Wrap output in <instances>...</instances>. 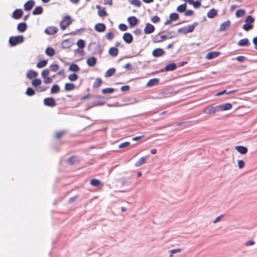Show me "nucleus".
Segmentation results:
<instances>
[{
  "label": "nucleus",
  "instance_id": "nucleus-27",
  "mask_svg": "<svg viewBox=\"0 0 257 257\" xmlns=\"http://www.w3.org/2000/svg\"><path fill=\"white\" fill-rule=\"evenodd\" d=\"M159 79L158 78H153L150 79L147 84V86L152 87L158 83Z\"/></svg>",
  "mask_w": 257,
  "mask_h": 257
},
{
  "label": "nucleus",
  "instance_id": "nucleus-14",
  "mask_svg": "<svg viewBox=\"0 0 257 257\" xmlns=\"http://www.w3.org/2000/svg\"><path fill=\"white\" fill-rule=\"evenodd\" d=\"M96 8L98 9V15L99 17H104L107 15L105 8H101L99 6H96Z\"/></svg>",
  "mask_w": 257,
  "mask_h": 257
},
{
  "label": "nucleus",
  "instance_id": "nucleus-46",
  "mask_svg": "<svg viewBox=\"0 0 257 257\" xmlns=\"http://www.w3.org/2000/svg\"><path fill=\"white\" fill-rule=\"evenodd\" d=\"M77 45L79 48H80V49L83 48L85 46L84 41L82 39L79 40L77 42Z\"/></svg>",
  "mask_w": 257,
  "mask_h": 257
},
{
  "label": "nucleus",
  "instance_id": "nucleus-9",
  "mask_svg": "<svg viewBox=\"0 0 257 257\" xmlns=\"http://www.w3.org/2000/svg\"><path fill=\"white\" fill-rule=\"evenodd\" d=\"M35 5V2L33 0H30L24 5V9L26 11H30Z\"/></svg>",
  "mask_w": 257,
  "mask_h": 257
},
{
  "label": "nucleus",
  "instance_id": "nucleus-52",
  "mask_svg": "<svg viewBox=\"0 0 257 257\" xmlns=\"http://www.w3.org/2000/svg\"><path fill=\"white\" fill-rule=\"evenodd\" d=\"M50 73V71L48 69H45L42 72L41 75L43 78L47 77Z\"/></svg>",
  "mask_w": 257,
  "mask_h": 257
},
{
  "label": "nucleus",
  "instance_id": "nucleus-26",
  "mask_svg": "<svg viewBox=\"0 0 257 257\" xmlns=\"http://www.w3.org/2000/svg\"><path fill=\"white\" fill-rule=\"evenodd\" d=\"M217 14V11L214 9H212L207 13V16L209 18L212 19L214 18Z\"/></svg>",
  "mask_w": 257,
  "mask_h": 257
},
{
  "label": "nucleus",
  "instance_id": "nucleus-44",
  "mask_svg": "<svg viewBox=\"0 0 257 257\" xmlns=\"http://www.w3.org/2000/svg\"><path fill=\"white\" fill-rule=\"evenodd\" d=\"M35 93L34 90L31 87L28 88L26 92V94L28 96H32Z\"/></svg>",
  "mask_w": 257,
  "mask_h": 257
},
{
  "label": "nucleus",
  "instance_id": "nucleus-5",
  "mask_svg": "<svg viewBox=\"0 0 257 257\" xmlns=\"http://www.w3.org/2000/svg\"><path fill=\"white\" fill-rule=\"evenodd\" d=\"M217 112H218L217 106H209L205 108L203 110V113L207 114H214Z\"/></svg>",
  "mask_w": 257,
  "mask_h": 257
},
{
  "label": "nucleus",
  "instance_id": "nucleus-31",
  "mask_svg": "<svg viewBox=\"0 0 257 257\" xmlns=\"http://www.w3.org/2000/svg\"><path fill=\"white\" fill-rule=\"evenodd\" d=\"M186 8H187V5L186 4H182V5H181L180 6H179L177 8V11L179 13H183L185 12L186 10Z\"/></svg>",
  "mask_w": 257,
  "mask_h": 257
},
{
  "label": "nucleus",
  "instance_id": "nucleus-21",
  "mask_svg": "<svg viewBox=\"0 0 257 257\" xmlns=\"http://www.w3.org/2000/svg\"><path fill=\"white\" fill-rule=\"evenodd\" d=\"M86 63L89 66L93 67L96 63V59L94 57H90L87 60Z\"/></svg>",
  "mask_w": 257,
  "mask_h": 257
},
{
  "label": "nucleus",
  "instance_id": "nucleus-2",
  "mask_svg": "<svg viewBox=\"0 0 257 257\" xmlns=\"http://www.w3.org/2000/svg\"><path fill=\"white\" fill-rule=\"evenodd\" d=\"M197 24V23H194L193 24L181 28L178 30V32L183 33L184 34H186L187 33L192 32L194 31L195 26Z\"/></svg>",
  "mask_w": 257,
  "mask_h": 257
},
{
  "label": "nucleus",
  "instance_id": "nucleus-1",
  "mask_svg": "<svg viewBox=\"0 0 257 257\" xmlns=\"http://www.w3.org/2000/svg\"><path fill=\"white\" fill-rule=\"evenodd\" d=\"M24 41V37L23 36H17L16 37H11L9 38V43L12 46H15L18 44H21Z\"/></svg>",
  "mask_w": 257,
  "mask_h": 257
},
{
  "label": "nucleus",
  "instance_id": "nucleus-39",
  "mask_svg": "<svg viewBox=\"0 0 257 257\" xmlns=\"http://www.w3.org/2000/svg\"><path fill=\"white\" fill-rule=\"evenodd\" d=\"M102 80L100 78H97L94 83L93 84V87L94 88H97L100 86L102 83Z\"/></svg>",
  "mask_w": 257,
  "mask_h": 257
},
{
  "label": "nucleus",
  "instance_id": "nucleus-34",
  "mask_svg": "<svg viewBox=\"0 0 257 257\" xmlns=\"http://www.w3.org/2000/svg\"><path fill=\"white\" fill-rule=\"evenodd\" d=\"M115 72V69L113 68L109 69L105 74L106 77H109L112 76Z\"/></svg>",
  "mask_w": 257,
  "mask_h": 257
},
{
  "label": "nucleus",
  "instance_id": "nucleus-25",
  "mask_svg": "<svg viewBox=\"0 0 257 257\" xmlns=\"http://www.w3.org/2000/svg\"><path fill=\"white\" fill-rule=\"evenodd\" d=\"M27 25L25 23H19L17 26V29L20 32H24L27 29Z\"/></svg>",
  "mask_w": 257,
  "mask_h": 257
},
{
  "label": "nucleus",
  "instance_id": "nucleus-41",
  "mask_svg": "<svg viewBox=\"0 0 257 257\" xmlns=\"http://www.w3.org/2000/svg\"><path fill=\"white\" fill-rule=\"evenodd\" d=\"M47 61L45 60H42L41 61H39L37 64V67L38 68H43V67H44L46 65H47Z\"/></svg>",
  "mask_w": 257,
  "mask_h": 257
},
{
  "label": "nucleus",
  "instance_id": "nucleus-64",
  "mask_svg": "<svg viewBox=\"0 0 257 257\" xmlns=\"http://www.w3.org/2000/svg\"><path fill=\"white\" fill-rule=\"evenodd\" d=\"M48 88V87H45V86H40L39 87L38 89H37V91H40V92H43V91H45V90H46V89Z\"/></svg>",
  "mask_w": 257,
  "mask_h": 257
},
{
  "label": "nucleus",
  "instance_id": "nucleus-36",
  "mask_svg": "<svg viewBox=\"0 0 257 257\" xmlns=\"http://www.w3.org/2000/svg\"><path fill=\"white\" fill-rule=\"evenodd\" d=\"M46 54L50 57L53 56L55 54L54 49L51 47H48L46 49Z\"/></svg>",
  "mask_w": 257,
  "mask_h": 257
},
{
  "label": "nucleus",
  "instance_id": "nucleus-10",
  "mask_svg": "<svg viewBox=\"0 0 257 257\" xmlns=\"http://www.w3.org/2000/svg\"><path fill=\"white\" fill-rule=\"evenodd\" d=\"M123 40L127 43H131L133 40L132 35L129 33H125L123 35Z\"/></svg>",
  "mask_w": 257,
  "mask_h": 257
},
{
  "label": "nucleus",
  "instance_id": "nucleus-11",
  "mask_svg": "<svg viewBox=\"0 0 257 257\" xmlns=\"http://www.w3.org/2000/svg\"><path fill=\"white\" fill-rule=\"evenodd\" d=\"M94 28L98 32H103L105 30L106 26L103 23H98L95 25Z\"/></svg>",
  "mask_w": 257,
  "mask_h": 257
},
{
  "label": "nucleus",
  "instance_id": "nucleus-38",
  "mask_svg": "<svg viewBox=\"0 0 257 257\" xmlns=\"http://www.w3.org/2000/svg\"><path fill=\"white\" fill-rule=\"evenodd\" d=\"M42 81L40 79H35L32 81V85L34 87H37L41 85Z\"/></svg>",
  "mask_w": 257,
  "mask_h": 257
},
{
  "label": "nucleus",
  "instance_id": "nucleus-17",
  "mask_svg": "<svg viewBox=\"0 0 257 257\" xmlns=\"http://www.w3.org/2000/svg\"><path fill=\"white\" fill-rule=\"evenodd\" d=\"M38 75V73L36 71L33 70H30L27 72L26 76L28 79H31L33 78L37 77Z\"/></svg>",
  "mask_w": 257,
  "mask_h": 257
},
{
  "label": "nucleus",
  "instance_id": "nucleus-45",
  "mask_svg": "<svg viewBox=\"0 0 257 257\" xmlns=\"http://www.w3.org/2000/svg\"><path fill=\"white\" fill-rule=\"evenodd\" d=\"M253 27V25H252L251 24H245L243 25L242 26V29L246 31H249V30L251 29Z\"/></svg>",
  "mask_w": 257,
  "mask_h": 257
},
{
  "label": "nucleus",
  "instance_id": "nucleus-62",
  "mask_svg": "<svg viewBox=\"0 0 257 257\" xmlns=\"http://www.w3.org/2000/svg\"><path fill=\"white\" fill-rule=\"evenodd\" d=\"M238 166L239 168L241 169L244 166V162L243 160H239L238 162Z\"/></svg>",
  "mask_w": 257,
  "mask_h": 257
},
{
  "label": "nucleus",
  "instance_id": "nucleus-43",
  "mask_svg": "<svg viewBox=\"0 0 257 257\" xmlns=\"http://www.w3.org/2000/svg\"><path fill=\"white\" fill-rule=\"evenodd\" d=\"M78 76L75 73L69 75L68 79L71 81H75L78 79Z\"/></svg>",
  "mask_w": 257,
  "mask_h": 257
},
{
  "label": "nucleus",
  "instance_id": "nucleus-47",
  "mask_svg": "<svg viewBox=\"0 0 257 257\" xmlns=\"http://www.w3.org/2000/svg\"><path fill=\"white\" fill-rule=\"evenodd\" d=\"M245 11L243 10H238L235 13V15L237 17H241L244 16Z\"/></svg>",
  "mask_w": 257,
  "mask_h": 257
},
{
  "label": "nucleus",
  "instance_id": "nucleus-28",
  "mask_svg": "<svg viewBox=\"0 0 257 257\" xmlns=\"http://www.w3.org/2000/svg\"><path fill=\"white\" fill-rule=\"evenodd\" d=\"M148 156L141 158L136 163V167H139L145 164L146 162Z\"/></svg>",
  "mask_w": 257,
  "mask_h": 257
},
{
  "label": "nucleus",
  "instance_id": "nucleus-53",
  "mask_svg": "<svg viewBox=\"0 0 257 257\" xmlns=\"http://www.w3.org/2000/svg\"><path fill=\"white\" fill-rule=\"evenodd\" d=\"M181 250L180 248H177V249H174L171 250L170 251V254L169 255V256L172 257L173 254L178 253V252H180Z\"/></svg>",
  "mask_w": 257,
  "mask_h": 257
},
{
  "label": "nucleus",
  "instance_id": "nucleus-15",
  "mask_svg": "<svg viewBox=\"0 0 257 257\" xmlns=\"http://www.w3.org/2000/svg\"><path fill=\"white\" fill-rule=\"evenodd\" d=\"M23 11L21 9L16 10L13 14V17L15 19L21 18L23 15Z\"/></svg>",
  "mask_w": 257,
  "mask_h": 257
},
{
  "label": "nucleus",
  "instance_id": "nucleus-58",
  "mask_svg": "<svg viewBox=\"0 0 257 257\" xmlns=\"http://www.w3.org/2000/svg\"><path fill=\"white\" fill-rule=\"evenodd\" d=\"M192 5L193 6V7L197 9L200 7L201 3L200 2V1H197L194 2Z\"/></svg>",
  "mask_w": 257,
  "mask_h": 257
},
{
  "label": "nucleus",
  "instance_id": "nucleus-24",
  "mask_svg": "<svg viewBox=\"0 0 257 257\" xmlns=\"http://www.w3.org/2000/svg\"><path fill=\"white\" fill-rule=\"evenodd\" d=\"M219 52H215V51L210 52L207 54L206 58L208 59H213V58H215L218 57L219 56Z\"/></svg>",
  "mask_w": 257,
  "mask_h": 257
},
{
  "label": "nucleus",
  "instance_id": "nucleus-13",
  "mask_svg": "<svg viewBox=\"0 0 257 257\" xmlns=\"http://www.w3.org/2000/svg\"><path fill=\"white\" fill-rule=\"evenodd\" d=\"M72 45V42L71 40L66 39L64 40L61 44V46L63 49L69 48Z\"/></svg>",
  "mask_w": 257,
  "mask_h": 257
},
{
  "label": "nucleus",
  "instance_id": "nucleus-18",
  "mask_svg": "<svg viewBox=\"0 0 257 257\" xmlns=\"http://www.w3.org/2000/svg\"><path fill=\"white\" fill-rule=\"evenodd\" d=\"M230 24V22L229 21H226L223 22L221 24L219 28V30L221 32L224 31L229 28Z\"/></svg>",
  "mask_w": 257,
  "mask_h": 257
},
{
  "label": "nucleus",
  "instance_id": "nucleus-50",
  "mask_svg": "<svg viewBox=\"0 0 257 257\" xmlns=\"http://www.w3.org/2000/svg\"><path fill=\"white\" fill-rule=\"evenodd\" d=\"M50 68L51 71L53 72H56L58 70L59 67L58 65L54 64H51L50 66Z\"/></svg>",
  "mask_w": 257,
  "mask_h": 257
},
{
  "label": "nucleus",
  "instance_id": "nucleus-60",
  "mask_svg": "<svg viewBox=\"0 0 257 257\" xmlns=\"http://www.w3.org/2000/svg\"><path fill=\"white\" fill-rule=\"evenodd\" d=\"M193 14V11L192 10H189L185 11L184 15L185 16L188 17V16H191Z\"/></svg>",
  "mask_w": 257,
  "mask_h": 257
},
{
  "label": "nucleus",
  "instance_id": "nucleus-29",
  "mask_svg": "<svg viewBox=\"0 0 257 257\" xmlns=\"http://www.w3.org/2000/svg\"><path fill=\"white\" fill-rule=\"evenodd\" d=\"M176 68V65L175 63H172L167 64L165 67V70L166 71H173Z\"/></svg>",
  "mask_w": 257,
  "mask_h": 257
},
{
  "label": "nucleus",
  "instance_id": "nucleus-54",
  "mask_svg": "<svg viewBox=\"0 0 257 257\" xmlns=\"http://www.w3.org/2000/svg\"><path fill=\"white\" fill-rule=\"evenodd\" d=\"M105 37L107 40L111 41L114 38V35L112 33L109 32L106 34Z\"/></svg>",
  "mask_w": 257,
  "mask_h": 257
},
{
  "label": "nucleus",
  "instance_id": "nucleus-20",
  "mask_svg": "<svg viewBox=\"0 0 257 257\" xmlns=\"http://www.w3.org/2000/svg\"><path fill=\"white\" fill-rule=\"evenodd\" d=\"M236 150L241 154L244 155L247 152V149L243 146H237L235 147Z\"/></svg>",
  "mask_w": 257,
  "mask_h": 257
},
{
  "label": "nucleus",
  "instance_id": "nucleus-61",
  "mask_svg": "<svg viewBox=\"0 0 257 257\" xmlns=\"http://www.w3.org/2000/svg\"><path fill=\"white\" fill-rule=\"evenodd\" d=\"M44 78H45V79L44 80V82L46 84H49L52 82V79L50 77H47Z\"/></svg>",
  "mask_w": 257,
  "mask_h": 257
},
{
  "label": "nucleus",
  "instance_id": "nucleus-59",
  "mask_svg": "<svg viewBox=\"0 0 257 257\" xmlns=\"http://www.w3.org/2000/svg\"><path fill=\"white\" fill-rule=\"evenodd\" d=\"M160 18L159 17H158L157 16H154L151 20L154 23H157L158 22H159L160 21Z\"/></svg>",
  "mask_w": 257,
  "mask_h": 257
},
{
  "label": "nucleus",
  "instance_id": "nucleus-33",
  "mask_svg": "<svg viewBox=\"0 0 257 257\" xmlns=\"http://www.w3.org/2000/svg\"><path fill=\"white\" fill-rule=\"evenodd\" d=\"M79 161L78 157L76 156H73L68 159V163L71 165H73Z\"/></svg>",
  "mask_w": 257,
  "mask_h": 257
},
{
  "label": "nucleus",
  "instance_id": "nucleus-42",
  "mask_svg": "<svg viewBox=\"0 0 257 257\" xmlns=\"http://www.w3.org/2000/svg\"><path fill=\"white\" fill-rule=\"evenodd\" d=\"M100 183V182L98 179H93L90 181V184L93 186H98Z\"/></svg>",
  "mask_w": 257,
  "mask_h": 257
},
{
  "label": "nucleus",
  "instance_id": "nucleus-56",
  "mask_svg": "<svg viewBox=\"0 0 257 257\" xmlns=\"http://www.w3.org/2000/svg\"><path fill=\"white\" fill-rule=\"evenodd\" d=\"M130 143L128 142H124L119 144V148L121 149L124 148L125 147H128L130 145Z\"/></svg>",
  "mask_w": 257,
  "mask_h": 257
},
{
  "label": "nucleus",
  "instance_id": "nucleus-55",
  "mask_svg": "<svg viewBox=\"0 0 257 257\" xmlns=\"http://www.w3.org/2000/svg\"><path fill=\"white\" fill-rule=\"evenodd\" d=\"M118 28L119 30H120L122 31H125L127 30V27L126 25L123 24H121L119 25Z\"/></svg>",
  "mask_w": 257,
  "mask_h": 257
},
{
  "label": "nucleus",
  "instance_id": "nucleus-23",
  "mask_svg": "<svg viewBox=\"0 0 257 257\" xmlns=\"http://www.w3.org/2000/svg\"><path fill=\"white\" fill-rule=\"evenodd\" d=\"M68 69L70 71L77 72L80 70V68L77 64L72 63L70 65Z\"/></svg>",
  "mask_w": 257,
  "mask_h": 257
},
{
  "label": "nucleus",
  "instance_id": "nucleus-12",
  "mask_svg": "<svg viewBox=\"0 0 257 257\" xmlns=\"http://www.w3.org/2000/svg\"><path fill=\"white\" fill-rule=\"evenodd\" d=\"M58 31V29L55 27H49L46 28L45 32L48 35H53L55 34Z\"/></svg>",
  "mask_w": 257,
  "mask_h": 257
},
{
  "label": "nucleus",
  "instance_id": "nucleus-3",
  "mask_svg": "<svg viewBox=\"0 0 257 257\" xmlns=\"http://www.w3.org/2000/svg\"><path fill=\"white\" fill-rule=\"evenodd\" d=\"M173 38V36H167L166 35H161L160 33L154 36L153 38V41L154 43L161 42L166 39Z\"/></svg>",
  "mask_w": 257,
  "mask_h": 257
},
{
  "label": "nucleus",
  "instance_id": "nucleus-37",
  "mask_svg": "<svg viewBox=\"0 0 257 257\" xmlns=\"http://www.w3.org/2000/svg\"><path fill=\"white\" fill-rule=\"evenodd\" d=\"M169 19L171 21H176L179 19V15L176 13H171L169 16Z\"/></svg>",
  "mask_w": 257,
  "mask_h": 257
},
{
  "label": "nucleus",
  "instance_id": "nucleus-7",
  "mask_svg": "<svg viewBox=\"0 0 257 257\" xmlns=\"http://www.w3.org/2000/svg\"><path fill=\"white\" fill-rule=\"evenodd\" d=\"M155 31V27L150 24V23H147L146 25V26L144 28V32L145 34H150L152 33H153Z\"/></svg>",
  "mask_w": 257,
  "mask_h": 257
},
{
  "label": "nucleus",
  "instance_id": "nucleus-51",
  "mask_svg": "<svg viewBox=\"0 0 257 257\" xmlns=\"http://www.w3.org/2000/svg\"><path fill=\"white\" fill-rule=\"evenodd\" d=\"M236 59L239 62H243L246 60V58L243 56H239L235 58H233L232 60Z\"/></svg>",
  "mask_w": 257,
  "mask_h": 257
},
{
  "label": "nucleus",
  "instance_id": "nucleus-35",
  "mask_svg": "<svg viewBox=\"0 0 257 257\" xmlns=\"http://www.w3.org/2000/svg\"><path fill=\"white\" fill-rule=\"evenodd\" d=\"M75 88V85L73 83H67L65 84V90L66 91H71Z\"/></svg>",
  "mask_w": 257,
  "mask_h": 257
},
{
  "label": "nucleus",
  "instance_id": "nucleus-40",
  "mask_svg": "<svg viewBox=\"0 0 257 257\" xmlns=\"http://www.w3.org/2000/svg\"><path fill=\"white\" fill-rule=\"evenodd\" d=\"M59 90H60L59 86L57 84H55L51 88V93H57L58 92H59Z\"/></svg>",
  "mask_w": 257,
  "mask_h": 257
},
{
  "label": "nucleus",
  "instance_id": "nucleus-63",
  "mask_svg": "<svg viewBox=\"0 0 257 257\" xmlns=\"http://www.w3.org/2000/svg\"><path fill=\"white\" fill-rule=\"evenodd\" d=\"M255 242L253 240H248L246 241L245 243V245L246 246H251L254 245Z\"/></svg>",
  "mask_w": 257,
  "mask_h": 257
},
{
  "label": "nucleus",
  "instance_id": "nucleus-48",
  "mask_svg": "<svg viewBox=\"0 0 257 257\" xmlns=\"http://www.w3.org/2000/svg\"><path fill=\"white\" fill-rule=\"evenodd\" d=\"M114 91V89L111 88H106L102 90V92L103 94L111 93Z\"/></svg>",
  "mask_w": 257,
  "mask_h": 257
},
{
  "label": "nucleus",
  "instance_id": "nucleus-30",
  "mask_svg": "<svg viewBox=\"0 0 257 257\" xmlns=\"http://www.w3.org/2000/svg\"><path fill=\"white\" fill-rule=\"evenodd\" d=\"M43 8L41 6L36 7L33 11V15H40L43 12Z\"/></svg>",
  "mask_w": 257,
  "mask_h": 257
},
{
  "label": "nucleus",
  "instance_id": "nucleus-16",
  "mask_svg": "<svg viewBox=\"0 0 257 257\" xmlns=\"http://www.w3.org/2000/svg\"><path fill=\"white\" fill-rule=\"evenodd\" d=\"M164 51L161 48H157L154 50L152 54L154 57H160L164 54Z\"/></svg>",
  "mask_w": 257,
  "mask_h": 257
},
{
  "label": "nucleus",
  "instance_id": "nucleus-49",
  "mask_svg": "<svg viewBox=\"0 0 257 257\" xmlns=\"http://www.w3.org/2000/svg\"><path fill=\"white\" fill-rule=\"evenodd\" d=\"M254 22L253 18L251 16H248L245 20L246 24H251Z\"/></svg>",
  "mask_w": 257,
  "mask_h": 257
},
{
  "label": "nucleus",
  "instance_id": "nucleus-4",
  "mask_svg": "<svg viewBox=\"0 0 257 257\" xmlns=\"http://www.w3.org/2000/svg\"><path fill=\"white\" fill-rule=\"evenodd\" d=\"M71 23L70 17L69 16H65L61 22L60 27L62 30H64Z\"/></svg>",
  "mask_w": 257,
  "mask_h": 257
},
{
  "label": "nucleus",
  "instance_id": "nucleus-6",
  "mask_svg": "<svg viewBox=\"0 0 257 257\" xmlns=\"http://www.w3.org/2000/svg\"><path fill=\"white\" fill-rule=\"evenodd\" d=\"M44 104L48 106L54 107L56 103L55 99L52 97L46 98L44 99Z\"/></svg>",
  "mask_w": 257,
  "mask_h": 257
},
{
  "label": "nucleus",
  "instance_id": "nucleus-19",
  "mask_svg": "<svg viewBox=\"0 0 257 257\" xmlns=\"http://www.w3.org/2000/svg\"><path fill=\"white\" fill-rule=\"evenodd\" d=\"M109 54L112 57H116L118 53V50L116 47H111L108 50Z\"/></svg>",
  "mask_w": 257,
  "mask_h": 257
},
{
  "label": "nucleus",
  "instance_id": "nucleus-32",
  "mask_svg": "<svg viewBox=\"0 0 257 257\" xmlns=\"http://www.w3.org/2000/svg\"><path fill=\"white\" fill-rule=\"evenodd\" d=\"M248 43H249L248 40L246 38H244V39L239 40L237 44H238V45H239L240 46L243 47V46H246L248 45Z\"/></svg>",
  "mask_w": 257,
  "mask_h": 257
},
{
  "label": "nucleus",
  "instance_id": "nucleus-8",
  "mask_svg": "<svg viewBox=\"0 0 257 257\" xmlns=\"http://www.w3.org/2000/svg\"><path fill=\"white\" fill-rule=\"evenodd\" d=\"M218 111L227 110L231 108L232 105L229 103H226L221 105H217Z\"/></svg>",
  "mask_w": 257,
  "mask_h": 257
},
{
  "label": "nucleus",
  "instance_id": "nucleus-22",
  "mask_svg": "<svg viewBox=\"0 0 257 257\" xmlns=\"http://www.w3.org/2000/svg\"><path fill=\"white\" fill-rule=\"evenodd\" d=\"M127 21H128L130 26L132 27L135 26L138 22L137 18L134 16L128 17L127 19Z\"/></svg>",
  "mask_w": 257,
  "mask_h": 257
},
{
  "label": "nucleus",
  "instance_id": "nucleus-57",
  "mask_svg": "<svg viewBox=\"0 0 257 257\" xmlns=\"http://www.w3.org/2000/svg\"><path fill=\"white\" fill-rule=\"evenodd\" d=\"M65 132L64 131L57 132L55 134V137L57 139H59L65 134Z\"/></svg>",
  "mask_w": 257,
  "mask_h": 257
}]
</instances>
